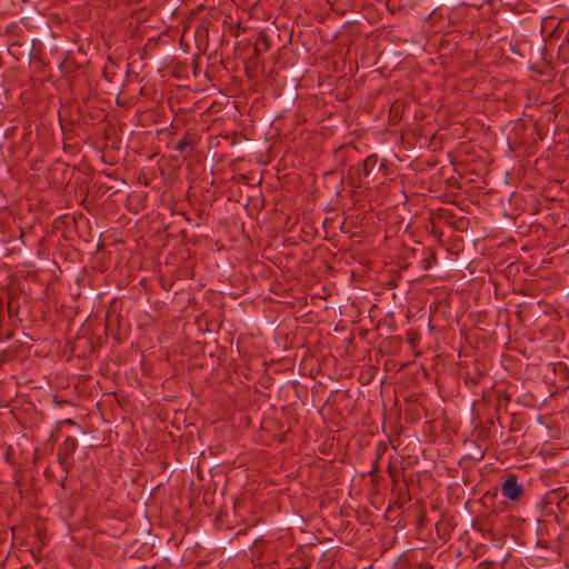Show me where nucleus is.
<instances>
[{
	"instance_id": "ddd939ff",
	"label": "nucleus",
	"mask_w": 569,
	"mask_h": 569,
	"mask_svg": "<svg viewBox=\"0 0 569 569\" xmlns=\"http://www.w3.org/2000/svg\"><path fill=\"white\" fill-rule=\"evenodd\" d=\"M62 423L69 425V426H76V422L72 419H66L64 421H62Z\"/></svg>"
},
{
	"instance_id": "f8f14e48",
	"label": "nucleus",
	"mask_w": 569,
	"mask_h": 569,
	"mask_svg": "<svg viewBox=\"0 0 569 569\" xmlns=\"http://www.w3.org/2000/svg\"><path fill=\"white\" fill-rule=\"evenodd\" d=\"M422 263H423V266H422L423 270H428L430 268V263H429L428 259H423Z\"/></svg>"
},
{
	"instance_id": "6e6552de",
	"label": "nucleus",
	"mask_w": 569,
	"mask_h": 569,
	"mask_svg": "<svg viewBox=\"0 0 569 569\" xmlns=\"http://www.w3.org/2000/svg\"><path fill=\"white\" fill-rule=\"evenodd\" d=\"M493 567H495L493 561L483 560L478 565L477 569H493Z\"/></svg>"
},
{
	"instance_id": "0eeeda50",
	"label": "nucleus",
	"mask_w": 569,
	"mask_h": 569,
	"mask_svg": "<svg viewBox=\"0 0 569 569\" xmlns=\"http://www.w3.org/2000/svg\"><path fill=\"white\" fill-rule=\"evenodd\" d=\"M191 146V141L188 139V136L186 134L182 139L178 141L176 144V150L180 153H183L188 147Z\"/></svg>"
},
{
	"instance_id": "9d476101",
	"label": "nucleus",
	"mask_w": 569,
	"mask_h": 569,
	"mask_svg": "<svg viewBox=\"0 0 569 569\" xmlns=\"http://www.w3.org/2000/svg\"><path fill=\"white\" fill-rule=\"evenodd\" d=\"M537 547H540V548H543V549H548L549 548V542L547 540L539 539L537 541Z\"/></svg>"
},
{
	"instance_id": "f257e3e1",
	"label": "nucleus",
	"mask_w": 569,
	"mask_h": 569,
	"mask_svg": "<svg viewBox=\"0 0 569 569\" xmlns=\"http://www.w3.org/2000/svg\"><path fill=\"white\" fill-rule=\"evenodd\" d=\"M501 495L512 502H519L523 496V486L518 482V477L515 473H507L500 486Z\"/></svg>"
},
{
	"instance_id": "20e7f679",
	"label": "nucleus",
	"mask_w": 569,
	"mask_h": 569,
	"mask_svg": "<svg viewBox=\"0 0 569 569\" xmlns=\"http://www.w3.org/2000/svg\"><path fill=\"white\" fill-rule=\"evenodd\" d=\"M270 47L271 40L269 36L264 31H260L256 42V51L260 53L261 50L267 51L270 49Z\"/></svg>"
},
{
	"instance_id": "7ed1b4c3",
	"label": "nucleus",
	"mask_w": 569,
	"mask_h": 569,
	"mask_svg": "<svg viewBox=\"0 0 569 569\" xmlns=\"http://www.w3.org/2000/svg\"><path fill=\"white\" fill-rule=\"evenodd\" d=\"M77 448H78L77 439L69 436V437H67V439L62 443H60L58 450L63 452V453L73 456V453L76 452Z\"/></svg>"
},
{
	"instance_id": "9b49d317",
	"label": "nucleus",
	"mask_w": 569,
	"mask_h": 569,
	"mask_svg": "<svg viewBox=\"0 0 569 569\" xmlns=\"http://www.w3.org/2000/svg\"><path fill=\"white\" fill-rule=\"evenodd\" d=\"M417 569H433V567L429 563H418Z\"/></svg>"
},
{
	"instance_id": "f03ea898",
	"label": "nucleus",
	"mask_w": 569,
	"mask_h": 569,
	"mask_svg": "<svg viewBox=\"0 0 569 569\" xmlns=\"http://www.w3.org/2000/svg\"><path fill=\"white\" fill-rule=\"evenodd\" d=\"M383 164H379L377 154H370L363 161L361 173L365 178H368L371 172H373L377 168H381Z\"/></svg>"
},
{
	"instance_id": "39448f33",
	"label": "nucleus",
	"mask_w": 569,
	"mask_h": 569,
	"mask_svg": "<svg viewBox=\"0 0 569 569\" xmlns=\"http://www.w3.org/2000/svg\"><path fill=\"white\" fill-rule=\"evenodd\" d=\"M483 377V373L476 367L473 371H468L465 381L468 386H478Z\"/></svg>"
},
{
	"instance_id": "1a4fd4ad",
	"label": "nucleus",
	"mask_w": 569,
	"mask_h": 569,
	"mask_svg": "<svg viewBox=\"0 0 569 569\" xmlns=\"http://www.w3.org/2000/svg\"><path fill=\"white\" fill-rule=\"evenodd\" d=\"M379 471V462H378V459H376L373 466H372V469L371 471L369 472V475L372 477L375 476L377 472Z\"/></svg>"
},
{
	"instance_id": "4468645a",
	"label": "nucleus",
	"mask_w": 569,
	"mask_h": 569,
	"mask_svg": "<svg viewBox=\"0 0 569 569\" xmlns=\"http://www.w3.org/2000/svg\"><path fill=\"white\" fill-rule=\"evenodd\" d=\"M66 480H67V476L62 479L61 481V486L64 487V483H66Z\"/></svg>"
},
{
	"instance_id": "423d86ee",
	"label": "nucleus",
	"mask_w": 569,
	"mask_h": 569,
	"mask_svg": "<svg viewBox=\"0 0 569 569\" xmlns=\"http://www.w3.org/2000/svg\"><path fill=\"white\" fill-rule=\"evenodd\" d=\"M57 457L59 465L63 468L66 473H68L70 468L72 467V456L63 453L58 450Z\"/></svg>"
}]
</instances>
